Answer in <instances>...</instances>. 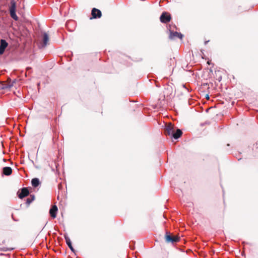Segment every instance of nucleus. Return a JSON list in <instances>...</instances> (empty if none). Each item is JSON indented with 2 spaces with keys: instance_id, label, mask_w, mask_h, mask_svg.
I'll list each match as a JSON object with an SVG mask.
<instances>
[{
  "instance_id": "2",
  "label": "nucleus",
  "mask_w": 258,
  "mask_h": 258,
  "mask_svg": "<svg viewBox=\"0 0 258 258\" xmlns=\"http://www.w3.org/2000/svg\"><path fill=\"white\" fill-rule=\"evenodd\" d=\"M174 132V128L173 125L170 123L166 125L165 134L166 135L170 136L171 137Z\"/></svg>"
},
{
  "instance_id": "19",
  "label": "nucleus",
  "mask_w": 258,
  "mask_h": 258,
  "mask_svg": "<svg viewBox=\"0 0 258 258\" xmlns=\"http://www.w3.org/2000/svg\"><path fill=\"white\" fill-rule=\"evenodd\" d=\"M208 42V41H205V44H206Z\"/></svg>"
},
{
  "instance_id": "9",
  "label": "nucleus",
  "mask_w": 258,
  "mask_h": 258,
  "mask_svg": "<svg viewBox=\"0 0 258 258\" xmlns=\"http://www.w3.org/2000/svg\"><path fill=\"white\" fill-rule=\"evenodd\" d=\"M58 211L57 207L56 205H53L49 210V214L52 218H55L56 217V214Z\"/></svg>"
},
{
  "instance_id": "1",
  "label": "nucleus",
  "mask_w": 258,
  "mask_h": 258,
  "mask_svg": "<svg viewBox=\"0 0 258 258\" xmlns=\"http://www.w3.org/2000/svg\"><path fill=\"white\" fill-rule=\"evenodd\" d=\"M16 2L14 0L11 2V6L9 8L10 14L11 17L15 21L18 20V17L16 13Z\"/></svg>"
},
{
  "instance_id": "18",
  "label": "nucleus",
  "mask_w": 258,
  "mask_h": 258,
  "mask_svg": "<svg viewBox=\"0 0 258 258\" xmlns=\"http://www.w3.org/2000/svg\"><path fill=\"white\" fill-rule=\"evenodd\" d=\"M206 98H207V99H209V95H207Z\"/></svg>"
},
{
  "instance_id": "3",
  "label": "nucleus",
  "mask_w": 258,
  "mask_h": 258,
  "mask_svg": "<svg viewBox=\"0 0 258 258\" xmlns=\"http://www.w3.org/2000/svg\"><path fill=\"white\" fill-rule=\"evenodd\" d=\"M165 240L168 243L171 242L173 243L179 241V237L177 236H172L166 232V234L165 235Z\"/></svg>"
},
{
  "instance_id": "7",
  "label": "nucleus",
  "mask_w": 258,
  "mask_h": 258,
  "mask_svg": "<svg viewBox=\"0 0 258 258\" xmlns=\"http://www.w3.org/2000/svg\"><path fill=\"white\" fill-rule=\"evenodd\" d=\"M91 14L94 19L99 18L101 17V12L96 8H93L92 10Z\"/></svg>"
},
{
  "instance_id": "12",
  "label": "nucleus",
  "mask_w": 258,
  "mask_h": 258,
  "mask_svg": "<svg viewBox=\"0 0 258 258\" xmlns=\"http://www.w3.org/2000/svg\"><path fill=\"white\" fill-rule=\"evenodd\" d=\"M3 173L7 176L11 175L12 173V169L10 167H5L3 169Z\"/></svg>"
},
{
  "instance_id": "6",
  "label": "nucleus",
  "mask_w": 258,
  "mask_h": 258,
  "mask_svg": "<svg viewBox=\"0 0 258 258\" xmlns=\"http://www.w3.org/2000/svg\"><path fill=\"white\" fill-rule=\"evenodd\" d=\"M8 45V43L4 39H1L0 41V55H2L5 50V49Z\"/></svg>"
},
{
  "instance_id": "15",
  "label": "nucleus",
  "mask_w": 258,
  "mask_h": 258,
  "mask_svg": "<svg viewBox=\"0 0 258 258\" xmlns=\"http://www.w3.org/2000/svg\"><path fill=\"white\" fill-rule=\"evenodd\" d=\"M35 199V197L34 195H31L30 197L27 199L26 200V204L29 205L31 203H32Z\"/></svg>"
},
{
  "instance_id": "13",
  "label": "nucleus",
  "mask_w": 258,
  "mask_h": 258,
  "mask_svg": "<svg viewBox=\"0 0 258 258\" xmlns=\"http://www.w3.org/2000/svg\"><path fill=\"white\" fill-rule=\"evenodd\" d=\"M182 134V131L180 129H177L176 132H174L172 137L175 139H177L181 136Z\"/></svg>"
},
{
  "instance_id": "5",
  "label": "nucleus",
  "mask_w": 258,
  "mask_h": 258,
  "mask_svg": "<svg viewBox=\"0 0 258 258\" xmlns=\"http://www.w3.org/2000/svg\"><path fill=\"white\" fill-rule=\"evenodd\" d=\"M49 41V36L46 33H44L43 34L42 43H41L39 47L41 48L45 47L48 44Z\"/></svg>"
},
{
  "instance_id": "4",
  "label": "nucleus",
  "mask_w": 258,
  "mask_h": 258,
  "mask_svg": "<svg viewBox=\"0 0 258 258\" xmlns=\"http://www.w3.org/2000/svg\"><path fill=\"white\" fill-rule=\"evenodd\" d=\"M160 19L161 22L166 23L171 20L170 15L167 12H163L161 15Z\"/></svg>"
},
{
  "instance_id": "16",
  "label": "nucleus",
  "mask_w": 258,
  "mask_h": 258,
  "mask_svg": "<svg viewBox=\"0 0 258 258\" xmlns=\"http://www.w3.org/2000/svg\"><path fill=\"white\" fill-rule=\"evenodd\" d=\"M12 86V85L4 84L3 85V89H6L10 88Z\"/></svg>"
},
{
  "instance_id": "17",
  "label": "nucleus",
  "mask_w": 258,
  "mask_h": 258,
  "mask_svg": "<svg viewBox=\"0 0 258 258\" xmlns=\"http://www.w3.org/2000/svg\"><path fill=\"white\" fill-rule=\"evenodd\" d=\"M13 249H14L13 248H5L3 247L2 248V250L4 251H11Z\"/></svg>"
},
{
  "instance_id": "10",
  "label": "nucleus",
  "mask_w": 258,
  "mask_h": 258,
  "mask_svg": "<svg viewBox=\"0 0 258 258\" xmlns=\"http://www.w3.org/2000/svg\"><path fill=\"white\" fill-rule=\"evenodd\" d=\"M170 32L169 38L171 39L174 38L175 37H178L180 39L182 38L183 35L180 33H178L177 32H173L172 31H170Z\"/></svg>"
},
{
  "instance_id": "11",
  "label": "nucleus",
  "mask_w": 258,
  "mask_h": 258,
  "mask_svg": "<svg viewBox=\"0 0 258 258\" xmlns=\"http://www.w3.org/2000/svg\"><path fill=\"white\" fill-rule=\"evenodd\" d=\"M64 239L66 240V243H67L68 246H69V247L70 248V249L71 250V251L72 252H75V250L72 246V242H71L70 238L66 235H64Z\"/></svg>"
},
{
  "instance_id": "14",
  "label": "nucleus",
  "mask_w": 258,
  "mask_h": 258,
  "mask_svg": "<svg viewBox=\"0 0 258 258\" xmlns=\"http://www.w3.org/2000/svg\"><path fill=\"white\" fill-rule=\"evenodd\" d=\"M31 184L33 187H37L40 184V181H39V179L37 178H34L32 179V181H31Z\"/></svg>"
},
{
  "instance_id": "8",
  "label": "nucleus",
  "mask_w": 258,
  "mask_h": 258,
  "mask_svg": "<svg viewBox=\"0 0 258 258\" xmlns=\"http://www.w3.org/2000/svg\"><path fill=\"white\" fill-rule=\"evenodd\" d=\"M29 191L28 189L26 187H23L21 189V191L18 195V197L20 199H23L27 196H28Z\"/></svg>"
}]
</instances>
